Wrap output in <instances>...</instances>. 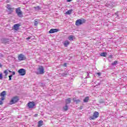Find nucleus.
Returning a JSON list of instances; mask_svg holds the SVG:
<instances>
[{
  "label": "nucleus",
  "instance_id": "21",
  "mask_svg": "<svg viewBox=\"0 0 127 127\" xmlns=\"http://www.w3.org/2000/svg\"><path fill=\"white\" fill-rule=\"evenodd\" d=\"M89 97L86 96L83 100L84 103H88V102L89 101Z\"/></svg>",
  "mask_w": 127,
  "mask_h": 127
},
{
  "label": "nucleus",
  "instance_id": "16",
  "mask_svg": "<svg viewBox=\"0 0 127 127\" xmlns=\"http://www.w3.org/2000/svg\"><path fill=\"white\" fill-rule=\"evenodd\" d=\"M71 103V99L70 98H68L65 99V105H67Z\"/></svg>",
  "mask_w": 127,
  "mask_h": 127
},
{
  "label": "nucleus",
  "instance_id": "5",
  "mask_svg": "<svg viewBox=\"0 0 127 127\" xmlns=\"http://www.w3.org/2000/svg\"><path fill=\"white\" fill-rule=\"evenodd\" d=\"M97 118H99V112L95 111L93 115L89 117V119L95 120V119H97Z\"/></svg>",
  "mask_w": 127,
  "mask_h": 127
},
{
  "label": "nucleus",
  "instance_id": "34",
  "mask_svg": "<svg viewBox=\"0 0 127 127\" xmlns=\"http://www.w3.org/2000/svg\"><path fill=\"white\" fill-rule=\"evenodd\" d=\"M64 67H67V64L64 63Z\"/></svg>",
  "mask_w": 127,
  "mask_h": 127
},
{
  "label": "nucleus",
  "instance_id": "37",
  "mask_svg": "<svg viewBox=\"0 0 127 127\" xmlns=\"http://www.w3.org/2000/svg\"><path fill=\"white\" fill-rule=\"evenodd\" d=\"M119 12H117L116 13H115V15H117V16H119Z\"/></svg>",
  "mask_w": 127,
  "mask_h": 127
},
{
  "label": "nucleus",
  "instance_id": "30",
  "mask_svg": "<svg viewBox=\"0 0 127 127\" xmlns=\"http://www.w3.org/2000/svg\"><path fill=\"white\" fill-rule=\"evenodd\" d=\"M12 77V74L9 75V81L11 80V78Z\"/></svg>",
  "mask_w": 127,
  "mask_h": 127
},
{
  "label": "nucleus",
  "instance_id": "20",
  "mask_svg": "<svg viewBox=\"0 0 127 127\" xmlns=\"http://www.w3.org/2000/svg\"><path fill=\"white\" fill-rule=\"evenodd\" d=\"M72 11H73L72 9H70L67 10L66 12H65V14H68V15H70V14H71V13H72Z\"/></svg>",
  "mask_w": 127,
  "mask_h": 127
},
{
  "label": "nucleus",
  "instance_id": "41",
  "mask_svg": "<svg viewBox=\"0 0 127 127\" xmlns=\"http://www.w3.org/2000/svg\"><path fill=\"white\" fill-rule=\"evenodd\" d=\"M67 2H70V1H72V0H66Z\"/></svg>",
  "mask_w": 127,
  "mask_h": 127
},
{
  "label": "nucleus",
  "instance_id": "35",
  "mask_svg": "<svg viewBox=\"0 0 127 127\" xmlns=\"http://www.w3.org/2000/svg\"><path fill=\"white\" fill-rule=\"evenodd\" d=\"M12 75H15V71H12Z\"/></svg>",
  "mask_w": 127,
  "mask_h": 127
},
{
  "label": "nucleus",
  "instance_id": "25",
  "mask_svg": "<svg viewBox=\"0 0 127 127\" xmlns=\"http://www.w3.org/2000/svg\"><path fill=\"white\" fill-rule=\"evenodd\" d=\"M63 109L64 111H68V105L67 104H65V106L63 107Z\"/></svg>",
  "mask_w": 127,
  "mask_h": 127
},
{
  "label": "nucleus",
  "instance_id": "7",
  "mask_svg": "<svg viewBox=\"0 0 127 127\" xmlns=\"http://www.w3.org/2000/svg\"><path fill=\"white\" fill-rule=\"evenodd\" d=\"M10 41V40L7 38H2L1 39V42H2L3 44H6V43L8 44Z\"/></svg>",
  "mask_w": 127,
  "mask_h": 127
},
{
  "label": "nucleus",
  "instance_id": "19",
  "mask_svg": "<svg viewBox=\"0 0 127 127\" xmlns=\"http://www.w3.org/2000/svg\"><path fill=\"white\" fill-rule=\"evenodd\" d=\"M68 40H70V41H72L74 40V36L73 35H70L68 37Z\"/></svg>",
  "mask_w": 127,
  "mask_h": 127
},
{
  "label": "nucleus",
  "instance_id": "9",
  "mask_svg": "<svg viewBox=\"0 0 127 127\" xmlns=\"http://www.w3.org/2000/svg\"><path fill=\"white\" fill-rule=\"evenodd\" d=\"M18 58L20 61H23V60H25V59H26V57H25V56L22 54H20Z\"/></svg>",
  "mask_w": 127,
  "mask_h": 127
},
{
  "label": "nucleus",
  "instance_id": "26",
  "mask_svg": "<svg viewBox=\"0 0 127 127\" xmlns=\"http://www.w3.org/2000/svg\"><path fill=\"white\" fill-rule=\"evenodd\" d=\"M118 63V61H115L112 64V66H116Z\"/></svg>",
  "mask_w": 127,
  "mask_h": 127
},
{
  "label": "nucleus",
  "instance_id": "10",
  "mask_svg": "<svg viewBox=\"0 0 127 127\" xmlns=\"http://www.w3.org/2000/svg\"><path fill=\"white\" fill-rule=\"evenodd\" d=\"M59 31V29H51L49 32V33H55V32H58Z\"/></svg>",
  "mask_w": 127,
  "mask_h": 127
},
{
  "label": "nucleus",
  "instance_id": "6",
  "mask_svg": "<svg viewBox=\"0 0 127 127\" xmlns=\"http://www.w3.org/2000/svg\"><path fill=\"white\" fill-rule=\"evenodd\" d=\"M18 73L20 75V76H24L26 74V71L24 68H21L18 70Z\"/></svg>",
  "mask_w": 127,
  "mask_h": 127
},
{
  "label": "nucleus",
  "instance_id": "11",
  "mask_svg": "<svg viewBox=\"0 0 127 127\" xmlns=\"http://www.w3.org/2000/svg\"><path fill=\"white\" fill-rule=\"evenodd\" d=\"M106 6L111 8V7H113V6H114V3L111 1L108 2L107 3Z\"/></svg>",
  "mask_w": 127,
  "mask_h": 127
},
{
  "label": "nucleus",
  "instance_id": "14",
  "mask_svg": "<svg viewBox=\"0 0 127 127\" xmlns=\"http://www.w3.org/2000/svg\"><path fill=\"white\" fill-rule=\"evenodd\" d=\"M6 8H7V9H8V10H9L10 11H13V9H14V8H11V7H10V5H9V4H7V5Z\"/></svg>",
  "mask_w": 127,
  "mask_h": 127
},
{
  "label": "nucleus",
  "instance_id": "29",
  "mask_svg": "<svg viewBox=\"0 0 127 127\" xmlns=\"http://www.w3.org/2000/svg\"><path fill=\"white\" fill-rule=\"evenodd\" d=\"M4 73H5V76L6 77V76H7V74H8L7 70H4Z\"/></svg>",
  "mask_w": 127,
  "mask_h": 127
},
{
  "label": "nucleus",
  "instance_id": "12",
  "mask_svg": "<svg viewBox=\"0 0 127 127\" xmlns=\"http://www.w3.org/2000/svg\"><path fill=\"white\" fill-rule=\"evenodd\" d=\"M19 26H20V24H14L13 26L14 29H15V30H18Z\"/></svg>",
  "mask_w": 127,
  "mask_h": 127
},
{
  "label": "nucleus",
  "instance_id": "8",
  "mask_svg": "<svg viewBox=\"0 0 127 127\" xmlns=\"http://www.w3.org/2000/svg\"><path fill=\"white\" fill-rule=\"evenodd\" d=\"M35 106V103H34V102H30L28 103V107L29 109H32L33 108H34Z\"/></svg>",
  "mask_w": 127,
  "mask_h": 127
},
{
  "label": "nucleus",
  "instance_id": "23",
  "mask_svg": "<svg viewBox=\"0 0 127 127\" xmlns=\"http://www.w3.org/2000/svg\"><path fill=\"white\" fill-rule=\"evenodd\" d=\"M73 101L76 103V104H78V103H80L81 101L79 99H76V98H73Z\"/></svg>",
  "mask_w": 127,
  "mask_h": 127
},
{
  "label": "nucleus",
  "instance_id": "43",
  "mask_svg": "<svg viewBox=\"0 0 127 127\" xmlns=\"http://www.w3.org/2000/svg\"><path fill=\"white\" fill-rule=\"evenodd\" d=\"M1 67H2V65L0 63V68H1Z\"/></svg>",
  "mask_w": 127,
  "mask_h": 127
},
{
  "label": "nucleus",
  "instance_id": "24",
  "mask_svg": "<svg viewBox=\"0 0 127 127\" xmlns=\"http://www.w3.org/2000/svg\"><path fill=\"white\" fill-rule=\"evenodd\" d=\"M34 8H35V10L36 11H37L38 10H40V9H41V8L39 6H37L36 7H34Z\"/></svg>",
  "mask_w": 127,
  "mask_h": 127
},
{
  "label": "nucleus",
  "instance_id": "40",
  "mask_svg": "<svg viewBox=\"0 0 127 127\" xmlns=\"http://www.w3.org/2000/svg\"><path fill=\"white\" fill-rule=\"evenodd\" d=\"M86 74H87V77H86V78H89V74L88 73V72H87L86 73Z\"/></svg>",
  "mask_w": 127,
  "mask_h": 127
},
{
  "label": "nucleus",
  "instance_id": "38",
  "mask_svg": "<svg viewBox=\"0 0 127 127\" xmlns=\"http://www.w3.org/2000/svg\"><path fill=\"white\" fill-rule=\"evenodd\" d=\"M109 58L113 59V55H111L109 56Z\"/></svg>",
  "mask_w": 127,
  "mask_h": 127
},
{
  "label": "nucleus",
  "instance_id": "39",
  "mask_svg": "<svg viewBox=\"0 0 127 127\" xmlns=\"http://www.w3.org/2000/svg\"><path fill=\"white\" fill-rule=\"evenodd\" d=\"M3 100H4V97H2L1 98V101H3Z\"/></svg>",
  "mask_w": 127,
  "mask_h": 127
},
{
  "label": "nucleus",
  "instance_id": "45",
  "mask_svg": "<svg viewBox=\"0 0 127 127\" xmlns=\"http://www.w3.org/2000/svg\"><path fill=\"white\" fill-rule=\"evenodd\" d=\"M38 115L37 114H35V117H37Z\"/></svg>",
  "mask_w": 127,
  "mask_h": 127
},
{
  "label": "nucleus",
  "instance_id": "17",
  "mask_svg": "<svg viewBox=\"0 0 127 127\" xmlns=\"http://www.w3.org/2000/svg\"><path fill=\"white\" fill-rule=\"evenodd\" d=\"M69 44L70 42H69V41H65L64 43V45L65 46V47H67L68 45H69Z\"/></svg>",
  "mask_w": 127,
  "mask_h": 127
},
{
  "label": "nucleus",
  "instance_id": "22",
  "mask_svg": "<svg viewBox=\"0 0 127 127\" xmlns=\"http://www.w3.org/2000/svg\"><path fill=\"white\" fill-rule=\"evenodd\" d=\"M100 56H101L102 57H106V56H107V53L106 52L101 53L100 54Z\"/></svg>",
  "mask_w": 127,
  "mask_h": 127
},
{
  "label": "nucleus",
  "instance_id": "31",
  "mask_svg": "<svg viewBox=\"0 0 127 127\" xmlns=\"http://www.w3.org/2000/svg\"><path fill=\"white\" fill-rule=\"evenodd\" d=\"M2 79V73L0 74V80Z\"/></svg>",
  "mask_w": 127,
  "mask_h": 127
},
{
  "label": "nucleus",
  "instance_id": "32",
  "mask_svg": "<svg viewBox=\"0 0 127 127\" xmlns=\"http://www.w3.org/2000/svg\"><path fill=\"white\" fill-rule=\"evenodd\" d=\"M30 38H31V37H28L27 38H26V40H29V39H30Z\"/></svg>",
  "mask_w": 127,
  "mask_h": 127
},
{
  "label": "nucleus",
  "instance_id": "1",
  "mask_svg": "<svg viewBox=\"0 0 127 127\" xmlns=\"http://www.w3.org/2000/svg\"><path fill=\"white\" fill-rule=\"evenodd\" d=\"M86 22V19H79L76 21L75 24L77 26H79V25H82V24L85 23Z\"/></svg>",
  "mask_w": 127,
  "mask_h": 127
},
{
  "label": "nucleus",
  "instance_id": "28",
  "mask_svg": "<svg viewBox=\"0 0 127 127\" xmlns=\"http://www.w3.org/2000/svg\"><path fill=\"white\" fill-rule=\"evenodd\" d=\"M100 104H103L104 103V100L103 99H101L99 101Z\"/></svg>",
  "mask_w": 127,
  "mask_h": 127
},
{
  "label": "nucleus",
  "instance_id": "15",
  "mask_svg": "<svg viewBox=\"0 0 127 127\" xmlns=\"http://www.w3.org/2000/svg\"><path fill=\"white\" fill-rule=\"evenodd\" d=\"M6 95V91H3L0 93V97H3V98H4Z\"/></svg>",
  "mask_w": 127,
  "mask_h": 127
},
{
  "label": "nucleus",
  "instance_id": "42",
  "mask_svg": "<svg viewBox=\"0 0 127 127\" xmlns=\"http://www.w3.org/2000/svg\"><path fill=\"white\" fill-rule=\"evenodd\" d=\"M3 103L2 101H0V105H2Z\"/></svg>",
  "mask_w": 127,
  "mask_h": 127
},
{
  "label": "nucleus",
  "instance_id": "27",
  "mask_svg": "<svg viewBox=\"0 0 127 127\" xmlns=\"http://www.w3.org/2000/svg\"><path fill=\"white\" fill-rule=\"evenodd\" d=\"M67 75H68V73H67V72H65L61 74V76H62L63 77H66Z\"/></svg>",
  "mask_w": 127,
  "mask_h": 127
},
{
  "label": "nucleus",
  "instance_id": "4",
  "mask_svg": "<svg viewBox=\"0 0 127 127\" xmlns=\"http://www.w3.org/2000/svg\"><path fill=\"white\" fill-rule=\"evenodd\" d=\"M38 71L37 72V74L38 75H42L44 74V68L42 66H40L38 69Z\"/></svg>",
  "mask_w": 127,
  "mask_h": 127
},
{
  "label": "nucleus",
  "instance_id": "18",
  "mask_svg": "<svg viewBox=\"0 0 127 127\" xmlns=\"http://www.w3.org/2000/svg\"><path fill=\"white\" fill-rule=\"evenodd\" d=\"M38 21H39V20L36 19L34 20V26H37L38 24Z\"/></svg>",
  "mask_w": 127,
  "mask_h": 127
},
{
  "label": "nucleus",
  "instance_id": "36",
  "mask_svg": "<svg viewBox=\"0 0 127 127\" xmlns=\"http://www.w3.org/2000/svg\"><path fill=\"white\" fill-rule=\"evenodd\" d=\"M97 75H98L99 76H101V75H102V73H101L100 72H98Z\"/></svg>",
  "mask_w": 127,
  "mask_h": 127
},
{
  "label": "nucleus",
  "instance_id": "33",
  "mask_svg": "<svg viewBox=\"0 0 127 127\" xmlns=\"http://www.w3.org/2000/svg\"><path fill=\"white\" fill-rule=\"evenodd\" d=\"M45 85V84L44 83H41V87H44Z\"/></svg>",
  "mask_w": 127,
  "mask_h": 127
},
{
  "label": "nucleus",
  "instance_id": "3",
  "mask_svg": "<svg viewBox=\"0 0 127 127\" xmlns=\"http://www.w3.org/2000/svg\"><path fill=\"white\" fill-rule=\"evenodd\" d=\"M16 13L19 17H23V13H22L20 7L16 8Z\"/></svg>",
  "mask_w": 127,
  "mask_h": 127
},
{
  "label": "nucleus",
  "instance_id": "44",
  "mask_svg": "<svg viewBox=\"0 0 127 127\" xmlns=\"http://www.w3.org/2000/svg\"><path fill=\"white\" fill-rule=\"evenodd\" d=\"M9 72L10 73H12V71H10V70H9Z\"/></svg>",
  "mask_w": 127,
  "mask_h": 127
},
{
  "label": "nucleus",
  "instance_id": "2",
  "mask_svg": "<svg viewBox=\"0 0 127 127\" xmlns=\"http://www.w3.org/2000/svg\"><path fill=\"white\" fill-rule=\"evenodd\" d=\"M18 101H19L18 96H14L10 101V105H13L14 104L17 103Z\"/></svg>",
  "mask_w": 127,
  "mask_h": 127
},
{
  "label": "nucleus",
  "instance_id": "13",
  "mask_svg": "<svg viewBox=\"0 0 127 127\" xmlns=\"http://www.w3.org/2000/svg\"><path fill=\"white\" fill-rule=\"evenodd\" d=\"M43 126V121L40 120L38 123V127H41Z\"/></svg>",
  "mask_w": 127,
  "mask_h": 127
}]
</instances>
